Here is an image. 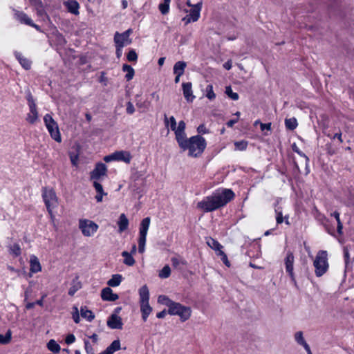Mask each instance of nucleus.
Wrapping results in <instances>:
<instances>
[{"label": "nucleus", "mask_w": 354, "mask_h": 354, "mask_svg": "<svg viewBox=\"0 0 354 354\" xmlns=\"http://www.w3.org/2000/svg\"><path fill=\"white\" fill-rule=\"evenodd\" d=\"M235 195L230 189H223L213 193L211 196L205 197L197 203V207L205 212H213L221 207L226 205L234 199Z\"/></svg>", "instance_id": "1"}, {"label": "nucleus", "mask_w": 354, "mask_h": 354, "mask_svg": "<svg viewBox=\"0 0 354 354\" xmlns=\"http://www.w3.org/2000/svg\"><path fill=\"white\" fill-rule=\"evenodd\" d=\"M178 144L183 151H189V156L194 158L200 156L207 146L205 139L200 135L194 136L189 138L186 137Z\"/></svg>", "instance_id": "2"}, {"label": "nucleus", "mask_w": 354, "mask_h": 354, "mask_svg": "<svg viewBox=\"0 0 354 354\" xmlns=\"http://www.w3.org/2000/svg\"><path fill=\"white\" fill-rule=\"evenodd\" d=\"M327 252L320 250L317 252L313 262L315 274L317 277H322L328 269Z\"/></svg>", "instance_id": "3"}, {"label": "nucleus", "mask_w": 354, "mask_h": 354, "mask_svg": "<svg viewBox=\"0 0 354 354\" xmlns=\"http://www.w3.org/2000/svg\"><path fill=\"white\" fill-rule=\"evenodd\" d=\"M168 313L171 315H178L180 317L181 322H185L191 317L192 310L188 306L174 301L168 309Z\"/></svg>", "instance_id": "4"}, {"label": "nucleus", "mask_w": 354, "mask_h": 354, "mask_svg": "<svg viewBox=\"0 0 354 354\" xmlns=\"http://www.w3.org/2000/svg\"><path fill=\"white\" fill-rule=\"evenodd\" d=\"M42 198L45 205L46 206L48 212L50 215L51 218H53L52 209L56 207L58 204L55 192L52 189H47L46 187H44L42 190Z\"/></svg>", "instance_id": "5"}, {"label": "nucleus", "mask_w": 354, "mask_h": 354, "mask_svg": "<svg viewBox=\"0 0 354 354\" xmlns=\"http://www.w3.org/2000/svg\"><path fill=\"white\" fill-rule=\"evenodd\" d=\"M150 218H143L139 228L138 252L143 253L145 250L146 237L150 225Z\"/></svg>", "instance_id": "6"}, {"label": "nucleus", "mask_w": 354, "mask_h": 354, "mask_svg": "<svg viewBox=\"0 0 354 354\" xmlns=\"http://www.w3.org/2000/svg\"><path fill=\"white\" fill-rule=\"evenodd\" d=\"M44 122L51 136L55 141L60 142L62 138L57 122L50 114H46L44 117Z\"/></svg>", "instance_id": "7"}, {"label": "nucleus", "mask_w": 354, "mask_h": 354, "mask_svg": "<svg viewBox=\"0 0 354 354\" xmlns=\"http://www.w3.org/2000/svg\"><path fill=\"white\" fill-rule=\"evenodd\" d=\"M26 98L28 101V105L30 111V112L27 115L26 120L30 124H33L38 120V111L37 109V105L30 91H26Z\"/></svg>", "instance_id": "8"}, {"label": "nucleus", "mask_w": 354, "mask_h": 354, "mask_svg": "<svg viewBox=\"0 0 354 354\" xmlns=\"http://www.w3.org/2000/svg\"><path fill=\"white\" fill-rule=\"evenodd\" d=\"M79 228L84 236H91L97 232L98 225L92 221L80 219L79 221Z\"/></svg>", "instance_id": "9"}, {"label": "nucleus", "mask_w": 354, "mask_h": 354, "mask_svg": "<svg viewBox=\"0 0 354 354\" xmlns=\"http://www.w3.org/2000/svg\"><path fill=\"white\" fill-rule=\"evenodd\" d=\"M132 33V29L129 28L122 33L116 32L114 35V42L117 46L124 47L125 46L131 44L132 41L129 38L130 35Z\"/></svg>", "instance_id": "10"}, {"label": "nucleus", "mask_w": 354, "mask_h": 354, "mask_svg": "<svg viewBox=\"0 0 354 354\" xmlns=\"http://www.w3.org/2000/svg\"><path fill=\"white\" fill-rule=\"evenodd\" d=\"M294 260L295 257L293 255V253L290 251H288L286 254V257L284 259L285 266H286V271L290 276L292 282L297 285V281L295 279V276L294 273Z\"/></svg>", "instance_id": "11"}, {"label": "nucleus", "mask_w": 354, "mask_h": 354, "mask_svg": "<svg viewBox=\"0 0 354 354\" xmlns=\"http://www.w3.org/2000/svg\"><path fill=\"white\" fill-rule=\"evenodd\" d=\"M201 8V3H198L196 5H194L193 8L189 11V13L183 18V21H185V24L190 22H195L198 20Z\"/></svg>", "instance_id": "12"}, {"label": "nucleus", "mask_w": 354, "mask_h": 354, "mask_svg": "<svg viewBox=\"0 0 354 354\" xmlns=\"http://www.w3.org/2000/svg\"><path fill=\"white\" fill-rule=\"evenodd\" d=\"M107 168L105 164L98 162L96 164L95 169L91 172V178L98 180L101 176L106 174Z\"/></svg>", "instance_id": "13"}, {"label": "nucleus", "mask_w": 354, "mask_h": 354, "mask_svg": "<svg viewBox=\"0 0 354 354\" xmlns=\"http://www.w3.org/2000/svg\"><path fill=\"white\" fill-rule=\"evenodd\" d=\"M106 324L111 329H122L123 325L121 317L115 314H112L110 316Z\"/></svg>", "instance_id": "14"}, {"label": "nucleus", "mask_w": 354, "mask_h": 354, "mask_svg": "<svg viewBox=\"0 0 354 354\" xmlns=\"http://www.w3.org/2000/svg\"><path fill=\"white\" fill-rule=\"evenodd\" d=\"M101 297L104 301H115L119 298V296L118 294L113 293L111 288L106 287L102 290Z\"/></svg>", "instance_id": "15"}, {"label": "nucleus", "mask_w": 354, "mask_h": 354, "mask_svg": "<svg viewBox=\"0 0 354 354\" xmlns=\"http://www.w3.org/2000/svg\"><path fill=\"white\" fill-rule=\"evenodd\" d=\"M185 122L183 120H181L178 122V127L176 126V129L174 130L175 132L176 140L178 143H179L180 141L183 140L185 138L187 137L185 131Z\"/></svg>", "instance_id": "16"}, {"label": "nucleus", "mask_w": 354, "mask_h": 354, "mask_svg": "<svg viewBox=\"0 0 354 354\" xmlns=\"http://www.w3.org/2000/svg\"><path fill=\"white\" fill-rule=\"evenodd\" d=\"M183 92L185 100L188 102H192L195 99V96L193 95L192 84L191 82L183 83Z\"/></svg>", "instance_id": "17"}, {"label": "nucleus", "mask_w": 354, "mask_h": 354, "mask_svg": "<svg viewBox=\"0 0 354 354\" xmlns=\"http://www.w3.org/2000/svg\"><path fill=\"white\" fill-rule=\"evenodd\" d=\"M114 153L115 161H122L127 164H129L132 159V156L128 151H116Z\"/></svg>", "instance_id": "18"}, {"label": "nucleus", "mask_w": 354, "mask_h": 354, "mask_svg": "<svg viewBox=\"0 0 354 354\" xmlns=\"http://www.w3.org/2000/svg\"><path fill=\"white\" fill-rule=\"evenodd\" d=\"M30 273H28V276L29 277H32V273H37L41 270V266L39 263V261L38 258L35 256L32 255L30 259Z\"/></svg>", "instance_id": "19"}, {"label": "nucleus", "mask_w": 354, "mask_h": 354, "mask_svg": "<svg viewBox=\"0 0 354 354\" xmlns=\"http://www.w3.org/2000/svg\"><path fill=\"white\" fill-rule=\"evenodd\" d=\"M15 57L18 60L21 66L25 69V70H29L31 68L32 62L28 59L26 58L23 56V55L17 51H15L14 53Z\"/></svg>", "instance_id": "20"}, {"label": "nucleus", "mask_w": 354, "mask_h": 354, "mask_svg": "<svg viewBox=\"0 0 354 354\" xmlns=\"http://www.w3.org/2000/svg\"><path fill=\"white\" fill-rule=\"evenodd\" d=\"M64 5L69 12L75 15H79L80 6L77 1L68 0V1L64 3Z\"/></svg>", "instance_id": "21"}, {"label": "nucleus", "mask_w": 354, "mask_h": 354, "mask_svg": "<svg viewBox=\"0 0 354 354\" xmlns=\"http://www.w3.org/2000/svg\"><path fill=\"white\" fill-rule=\"evenodd\" d=\"M15 19L19 21L21 24L26 25H30L32 23V19L24 12L17 11L15 13Z\"/></svg>", "instance_id": "22"}, {"label": "nucleus", "mask_w": 354, "mask_h": 354, "mask_svg": "<svg viewBox=\"0 0 354 354\" xmlns=\"http://www.w3.org/2000/svg\"><path fill=\"white\" fill-rule=\"evenodd\" d=\"M140 311L143 321L146 322L152 311V308L150 306L149 301L140 303Z\"/></svg>", "instance_id": "23"}, {"label": "nucleus", "mask_w": 354, "mask_h": 354, "mask_svg": "<svg viewBox=\"0 0 354 354\" xmlns=\"http://www.w3.org/2000/svg\"><path fill=\"white\" fill-rule=\"evenodd\" d=\"M93 187H95V189L97 192V195L95 196V199H96L97 202L100 203L102 201L103 196L106 195L107 194L104 192L102 185L100 183H99L96 181H94Z\"/></svg>", "instance_id": "24"}, {"label": "nucleus", "mask_w": 354, "mask_h": 354, "mask_svg": "<svg viewBox=\"0 0 354 354\" xmlns=\"http://www.w3.org/2000/svg\"><path fill=\"white\" fill-rule=\"evenodd\" d=\"M118 225L120 232H122L127 229L129 225V220L124 214H120Z\"/></svg>", "instance_id": "25"}, {"label": "nucleus", "mask_w": 354, "mask_h": 354, "mask_svg": "<svg viewBox=\"0 0 354 354\" xmlns=\"http://www.w3.org/2000/svg\"><path fill=\"white\" fill-rule=\"evenodd\" d=\"M207 244L209 247H210L212 250H215L217 252L220 251H223V245L216 239L209 237L207 240Z\"/></svg>", "instance_id": "26"}, {"label": "nucleus", "mask_w": 354, "mask_h": 354, "mask_svg": "<svg viewBox=\"0 0 354 354\" xmlns=\"http://www.w3.org/2000/svg\"><path fill=\"white\" fill-rule=\"evenodd\" d=\"M186 66L187 64L184 61H178L176 62L173 68L174 73L178 74V75H183Z\"/></svg>", "instance_id": "27"}, {"label": "nucleus", "mask_w": 354, "mask_h": 354, "mask_svg": "<svg viewBox=\"0 0 354 354\" xmlns=\"http://www.w3.org/2000/svg\"><path fill=\"white\" fill-rule=\"evenodd\" d=\"M140 303L148 302L149 300V292L147 286L144 285L139 290Z\"/></svg>", "instance_id": "28"}, {"label": "nucleus", "mask_w": 354, "mask_h": 354, "mask_svg": "<svg viewBox=\"0 0 354 354\" xmlns=\"http://www.w3.org/2000/svg\"><path fill=\"white\" fill-rule=\"evenodd\" d=\"M122 280V276L120 274H113L111 278L107 281V285L110 287L118 286Z\"/></svg>", "instance_id": "29"}, {"label": "nucleus", "mask_w": 354, "mask_h": 354, "mask_svg": "<svg viewBox=\"0 0 354 354\" xmlns=\"http://www.w3.org/2000/svg\"><path fill=\"white\" fill-rule=\"evenodd\" d=\"M80 313L81 316L83 318L86 319L88 322H91L95 318L93 313L91 310H88L86 306L81 307Z\"/></svg>", "instance_id": "30"}, {"label": "nucleus", "mask_w": 354, "mask_h": 354, "mask_svg": "<svg viewBox=\"0 0 354 354\" xmlns=\"http://www.w3.org/2000/svg\"><path fill=\"white\" fill-rule=\"evenodd\" d=\"M339 215L340 214L337 211H335L334 212L330 214V216H333L337 221V232L338 234L341 236L343 234V224L340 220Z\"/></svg>", "instance_id": "31"}, {"label": "nucleus", "mask_w": 354, "mask_h": 354, "mask_svg": "<svg viewBox=\"0 0 354 354\" xmlns=\"http://www.w3.org/2000/svg\"><path fill=\"white\" fill-rule=\"evenodd\" d=\"M122 71L124 72H127V74L125 75V78L127 81H130L133 79L135 74V71L134 69L130 65H128L127 64H123Z\"/></svg>", "instance_id": "32"}, {"label": "nucleus", "mask_w": 354, "mask_h": 354, "mask_svg": "<svg viewBox=\"0 0 354 354\" xmlns=\"http://www.w3.org/2000/svg\"><path fill=\"white\" fill-rule=\"evenodd\" d=\"M122 256L124 258V263L129 266H132L135 263V259H133L131 254L128 252L127 251H123L122 252Z\"/></svg>", "instance_id": "33"}, {"label": "nucleus", "mask_w": 354, "mask_h": 354, "mask_svg": "<svg viewBox=\"0 0 354 354\" xmlns=\"http://www.w3.org/2000/svg\"><path fill=\"white\" fill-rule=\"evenodd\" d=\"M297 125V121L295 118H286L285 120V126L288 130L292 131L295 129Z\"/></svg>", "instance_id": "34"}, {"label": "nucleus", "mask_w": 354, "mask_h": 354, "mask_svg": "<svg viewBox=\"0 0 354 354\" xmlns=\"http://www.w3.org/2000/svg\"><path fill=\"white\" fill-rule=\"evenodd\" d=\"M78 277H77L75 279L73 280L72 283L71 287L68 290V295L71 296H73L75 292L81 288V283L77 281Z\"/></svg>", "instance_id": "35"}, {"label": "nucleus", "mask_w": 354, "mask_h": 354, "mask_svg": "<svg viewBox=\"0 0 354 354\" xmlns=\"http://www.w3.org/2000/svg\"><path fill=\"white\" fill-rule=\"evenodd\" d=\"M30 4L34 6L39 15H41L44 12V7L41 0H29Z\"/></svg>", "instance_id": "36"}, {"label": "nucleus", "mask_w": 354, "mask_h": 354, "mask_svg": "<svg viewBox=\"0 0 354 354\" xmlns=\"http://www.w3.org/2000/svg\"><path fill=\"white\" fill-rule=\"evenodd\" d=\"M47 348L49 351L57 353L60 351V346L54 339H50L47 344Z\"/></svg>", "instance_id": "37"}, {"label": "nucleus", "mask_w": 354, "mask_h": 354, "mask_svg": "<svg viewBox=\"0 0 354 354\" xmlns=\"http://www.w3.org/2000/svg\"><path fill=\"white\" fill-rule=\"evenodd\" d=\"M171 0H163L158 6V8L162 15H167L169 11V4Z\"/></svg>", "instance_id": "38"}, {"label": "nucleus", "mask_w": 354, "mask_h": 354, "mask_svg": "<svg viewBox=\"0 0 354 354\" xmlns=\"http://www.w3.org/2000/svg\"><path fill=\"white\" fill-rule=\"evenodd\" d=\"M158 302L159 304L165 305L166 306L168 307V309H169V308L171 307V306L173 304V303L174 301H172L171 299H170L167 296L160 295L158 298Z\"/></svg>", "instance_id": "39"}, {"label": "nucleus", "mask_w": 354, "mask_h": 354, "mask_svg": "<svg viewBox=\"0 0 354 354\" xmlns=\"http://www.w3.org/2000/svg\"><path fill=\"white\" fill-rule=\"evenodd\" d=\"M171 262L174 268H178L180 265L186 266L187 261L183 258L173 257L171 259Z\"/></svg>", "instance_id": "40"}, {"label": "nucleus", "mask_w": 354, "mask_h": 354, "mask_svg": "<svg viewBox=\"0 0 354 354\" xmlns=\"http://www.w3.org/2000/svg\"><path fill=\"white\" fill-rule=\"evenodd\" d=\"M9 252L15 257L20 256L21 253L20 245L18 243H15L9 246Z\"/></svg>", "instance_id": "41"}, {"label": "nucleus", "mask_w": 354, "mask_h": 354, "mask_svg": "<svg viewBox=\"0 0 354 354\" xmlns=\"http://www.w3.org/2000/svg\"><path fill=\"white\" fill-rule=\"evenodd\" d=\"M171 274V268L168 265H165L161 270H160L158 277L161 279H167Z\"/></svg>", "instance_id": "42"}, {"label": "nucleus", "mask_w": 354, "mask_h": 354, "mask_svg": "<svg viewBox=\"0 0 354 354\" xmlns=\"http://www.w3.org/2000/svg\"><path fill=\"white\" fill-rule=\"evenodd\" d=\"M164 120H165V126L167 127L169 125V123L170 124L171 129L172 131L176 129V119H175V118L174 116H171L169 118V119H168L167 115L165 114V115H164Z\"/></svg>", "instance_id": "43"}, {"label": "nucleus", "mask_w": 354, "mask_h": 354, "mask_svg": "<svg viewBox=\"0 0 354 354\" xmlns=\"http://www.w3.org/2000/svg\"><path fill=\"white\" fill-rule=\"evenodd\" d=\"M225 94L233 100H239V94L237 93H234L232 91V89L230 86H227L225 87Z\"/></svg>", "instance_id": "44"}, {"label": "nucleus", "mask_w": 354, "mask_h": 354, "mask_svg": "<svg viewBox=\"0 0 354 354\" xmlns=\"http://www.w3.org/2000/svg\"><path fill=\"white\" fill-rule=\"evenodd\" d=\"M205 91H206V97L209 100H213L215 99L216 95H215V93L214 92L213 86L212 84H208L206 86Z\"/></svg>", "instance_id": "45"}, {"label": "nucleus", "mask_w": 354, "mask_h": 354, "mask_svg": "<svg viewBox=\"0 0 354 354\" xmlns=\"http://www.w3.org/2000/svg\"><path fill=\"white\" fill-rule=\"evenodd\" d=\"M12 337L11 331L8 330L5 335L0 334V344H6L10 342Z\"/></svg>", "instance_id": "46"}, {"label": "nucleus", "mask_w": 354, "mask_h": 354, "mask_svg": "<svg viewBox=\"0 0 354 354\" xmlns=\"http://www.w3.org/2000/svg\"><path fill=\"white\" fill-rule=\"evenodd\" d=\"M127 59L129 62H136L138 59V55L134 49H131L127 55Z\"/></svg>", "instance_id": "47"}, {"label": "nucleus", "mask_w": 354, "mask_h": 354, "mask_svg": "<svg viewBox=\"0 0 354 354\" xmlns=\"http://www.w3.org/2000/svg\"><path fill=\"white\" fill-rule=\"evenodd\" d=\"M113 353L120 349V342L119 339H115L107 347Z\"/></svg>", "instance_id": "48"}, {"label": "nucleus", "mask_w": 354, "mask_h": 354, "mask_svg": "<svg viewBox=\"0 0 354 354\" xmlns=\"http://www.w3.org/2000/svg\"><path fill=\"white\" fill-rule=\"evenodd\" d=\"M234 146L236 149L243 151L245 150L248 146V142L245 140L235 142Z\"/></svg>", "instance_id": "49"}, {"label": "nucleus", "mask_w": 354, "mask_h": 354, "mask_svg": "<svg viewBox=\"0 0 354 354\" xmlns=\"http://www.w3.org/2000/svg\"><path fill=\"white\" fill-rule=\"evenodd\" d=\"M295 339L299 345L306 342L303 337V333L301 331H298L295 334Z\"/></svg>", "instance_id": "50"}, {"label": "nucleus", "mask_w": 354, "mask_h": 354, "mask_svg": "<svg viewBox=\"0 0 354 354\" xmlns=\"http://www.w3.org/2000/svg\"><path fill=\"white\" fill-rule=\"evenodd\" d=\"M216 255L221 257V261L226 266H230V263L228 261L227 257L223 251H220L219 252H217Z\"/></svg>", "instance_id": "51"}, {"label": "nucleus", "mask_w": 354, "mask_h": 354, "mask_svg": "<svg viewBox=\"0 0 354 354\" xmlns=\"http://www.w3.org/2000/svg\"><path fill=\"white\" fill-rule=\"evenodd\" d=\"M275 212L277 214V216H276L277 223V224L282 223L283 221V217L282 215V211H281V208L278 207V208L275 209Z\"/></svg>", "instance_id": "52"}, {"label": "nucleus", "mask_w": 354, "mask_h": 354, "mask_svg": "<svg viewBox=\"0 0 354 354\" xmlns=\"http://www.w3.org/2000/svg\"><path fill=\"white\" fill-rule=\"evenodd\" d=\"M292 150L295 152H296L297 154H299L300 156L304 157L306 159V165H307L308 162L309 161L308 157L304 153H303L301 151H300L295 144H294L292 145Z\"/></svg>", "instance_id": "53"}, {"label": "nucleus", "mask_w": 354, "mask_h": 354, "mask_svg": "<svg viewBox=\"0 0 354 354\" xmlns=\"http://www.w3.org/2000/svg\"><path fill=\"white\" fill-rule=\"evenodd\" d=\"M74 312L73 313V319L75 323L78 324L80 321L78 308L76 306L73 307Z\"/></svg>", "instance_id": "54"}, {"label": "nucleus", "mask_w": 354, "mask_h": 354, "mask_svg": "<svg viewBox=\"0 0 354 354\" xmlns=\"http://www.w3.org/2000/svg\"><path fill=\"white\" fill-rule=\"evenodd\" d=\"M197 132L199 134H205L209 133V130L206 128L204 124H202L198 127Z\"/></svg>", "instance_id": "55"}, {"label": "nucleus", "mask_w": 354, "mask_h": 354, "mask_svg": "<svg viewBox=\"0 0 354 354\" xmlns=\"http://www.w3.org/2000/svg\"><path fill=\"white\" fill-rule=\"evenodd\" d=\"M126 111L128 114L131 115L135 112V109L133 104L131 102L127 103Z\"/></svg>", "instance_id": "56"}, {"label": "nucleus", "mask_w": 354, "mask_h": 354, "mask_svg": "<svg viewBox=\"0 0 354 354\" xmlns=\"http://www.w3.org/2000/svg\"><path fill=\"white\" fill-rule=\"evenodd\" d=\"M343 251H344V257L345 264L347 265L348 263L349 259H350L349 251H348V247L347 246L344 247Z\"/></svg>", "instance_id": "57"}, {"label": "nucleus", "mask_w": 354, "mask_h": 354, "mask_svg": "<svg viewBox=\"0 0 354 354\" xmlns=\"http://www.w3.org/2000/svg\"><path fill=\"white\" fill-rule=\"evenodd\" d=\"M75 341V337L73 334H68L65 339V342L67 344H71Z\"/></svg>", "instance_id": "58"}, {"label": "nucleus", "mask_w": 354, "mask_h": 354, "mask_svg": "<svg viewBox=\"0 0 354 354\" xmlns=\"http://www.w3.org/2000/svg\"><path fill=\"white\" fill-rule=\"evenodd\" d=\"M84 348H85L86 352L87 353H92L93 352V347L90 344L89 341L87 340V339H84Z\"/></svg>", "instance_id": "59"}, {"label": "nucleus", "mask_w": 354, "mask_h": 354, "mask_svg": "<svg viewBox=\"0 0 354 354\" xmlns=\"http://www.w3.org/2000/svg\"><path fill=\"white\" fill-rule=\"evenodd\" d=\"M104 160L106 162H109L111 161H113L115 160V153L114 152L111 154H109L108 156H106L104 158Z\"/></svg>", "instance_id": "60"}, {"label": "nucleus", "mask_w": 354, "mask_h": 354, "mask_svg": "<svg viewBox=\"0 0 354 354\" xmlns=\"http://www.w3.org/2000/svg\"><path fill=\"white\" fill-rule=\"evenodd\" d=\"M261 124V131H265V130H268V131H270L271 130V123L269 122V123H260Z\"/></svg>", "instance_id": "61"}, {"label": "nucleus", "mask_w": 354, "mask_h": 354, "mask_svg": "<svg viewBox=\"0 0 354 354\" xmlns=\"http://www.w3.org/2000/svg\"><path fill=\"white\" fill-rule=\"evenodd\" d=\"M115 48H116V50H115L116 57L118 58H120L122 56V48H123V46L115 45Z\"/></svg>", "instance_id": "62"}, {"label": "nucleus", "mask_w": 354, "mask_h": 354, "mask_svg": "<svg viewBox=\"0 0 354 354\" xmlns=\"http://www.w3.org/2000/svg\"><path fill=\"white\" fill-rule=\"evenodd\" d=\"M239 119L236 118V119H232V120H230L227 123H226V125L227 126V127H232L234 126V124H236L237 122H238Z\"/></svg>", "instance_id": "63"}, {"label": "nucleus", "mask_w": 354, "mask_h": 354, "mask_svg": "<svg viewBox=\"0 0 354 354\" xmlns=\"http://www.w3.org/2000/svg\"><path fill=\"white\" fill-rule=\"evenodd\" d=\"M166 314H167V311H166V310L165 309V310H162V311H160V312L156 314V317H157L158 319H162V318H164V317H165Z\"/></svg>", "instance_id": "64"}]
</instances>
